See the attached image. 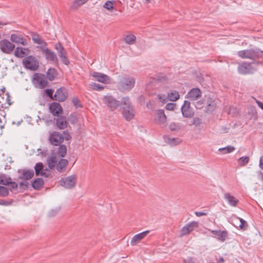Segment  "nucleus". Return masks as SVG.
Returning a JSON list of instances; mask_svg holds the SVG:
<instances>
[{"label": "nucleus", "mask_w": 263, "mask_h": 263, "mask_svg": "<svg viewBox=\"0 0 263 263\" xmlns=\"http://www.w3.org/2000/svg\"><path fill=\"white\" fill-rule=\"evenodd\" d=\"M238 56L243 59H250L256 61V60L263 58V50L255 47L238 51Z\"/></svg>", "instance_id": "1"}, {"label": "nucleus", "mask_w": 263, "mask_h": 263, "mask_svg": "<svg viewBox=\"0 0 263 263\" xmlns=\"http://www.w3.org/2000/svg\"><path fill=\"white\" fill-rule=\"evenodd\" d=\"M69 162L66 159H60L57 161V157L55 156H51L47 159V164L50 170L56 169L58 172L60 173L65 172L68 165Z\"/></svg>", "instance_id": "2"}, {"label": "nucleus", "mask_w": 263, "mask_h": 263, "mask_svg": "<svg viewBox=\"0 0 263 263\" xmlns=\"http://www.w3.org/2000/svg\"><path fill=\"white\" fill-rule=\"evenodd\" d=\"M262 63L261 61H254L252 63L243 62L238 65L237 70L241 74H253L257 70V65Z\"/></svg>", "instance_id": "3"}, {"label": "nucleus", "mask_w": 263, "mask_h": 263, "mask_svg": "<svg viewBox=\"0 0 263 263\" xmlns=\"http://www.w3.org/2000/svg\"><path fill=\"white\" fill-rule=\"evenodd\" d=\"M121 103L124 105L122 107V114L127 121H130L135 116V111L130 102L128 97H123Z\"/></svg>", "instance_id": "4"}, {"label": "nucleus", "mask_w": 263, "mask_h": 263, "mask_svg": "<svg viewBox=\"0 0 263 263\" xmlns=\"http://www.w3.org/2000/svg\"><path fill=\"white\" fill-rule=\"evenodd\" d=\"M135 79L129 76L123 77L119 83V89L121 91H129L135 86Z\"/></svg>", "instance_id": "5"}, {"label": "nucleus", "mask_w": 263, "mask_h": 263, "mask_svg": "<svg viewBox=\"0 0 263 263\" xmlns=\"http://www.w3.org/2000/svg\"><path fill=\"white\" fill-rule=\"evenodd\" d=\"M24 67L32 71H36L39 67L38 60L33 55L26 56L22 61Z\"/></svg>", "instance_id": "6"}, {"label": "nucleus", "mask_w": 263, "mask_h": 263, "mask_svg": "<svg viewBox=\"0 0 263 263\" xmlns=\"http://www.w3.org/2000/svg\"><path fill=\"white\" fill-rule=\"evenodd\" d=\"M77 177L76 175H72L67 177L62 178L59 182L61 186L66 189H70L76 186Z\"/></svg>", "instance_id": "7"}, {"label": "nucleus", "mask_w": 263, "mask_h": 263, "mask_svg": "<svg viewBox=\"0 0 263 263\" xmlns=\"http://www.w3.org/2000/svg\"><path fill=\"white\" fill-rule=\"evenodd\" d=\"M102 101L111 111L118 108L120 104V102L117 100L111 95H106L103 97Z\"/></svg>", "instance_id": "8"}, {"label": "nucleus", "mask_w": 263, "mask_h": 263, "mask_svg": "<svg viewBox=\"0 0 263 263\" xmlns=\"http://www.w3.org/2000/svg\"><path fill=\"white\" fill-rule=\"evenodd\" d=\"M55 49L57 50L58 54L60 57L61 62L66 65H68L69 61L67 57V53L62 44L60 42L55 44L54 46Z\"/></svg>", "instance_id": "9"}, {"label": "nucleus", "mask_w": 263, "mask_h": 263, "mask_svg": "<svg viewBox=\"0 0 263 263\" xmlns=\"http://www.w3.org/2000/svg\"><path fill=\"white\" fill-rule=\"evenodd\" d=\"M68 97V93L67 90L64 87H62L57 89L52 100L59 102H64L67 99Z\"/></svg>", "instance_id": "10"}, {"label": "nucleus", "mask_w": 263, "mask_h": 263, "mask_svg": "<svg viewBox=\"0 0 263 263\" xmlns=\"http://www.w3.org/2000/svg\"><path fill=\"white\" fill-rule=\"evenodd\" d=\"M199 226V222L197 221H193L189 222L181 228L180 232L181 236H183L189 234L195 228H197Z\"/></svg>", "instance_id": "11"}, {"label": "nucleus", "mask_w": 263, "mask_h": 263, "mask_svg": "<svg viewBox=\"0 0 263 263\" xmlns=\"http://www.w3.org/2000/svg\"><path fill=\"white\" fill-rule=\"evenodd\" d=\"M15 45L6 39L0 41V49L3 52L7 54L11 53L14 49Z\"/></svg>", "instance_id": "12"}, {"label": "nucleus", "mask_w": 263, "mask_h": 263, "mask_svg": "<svg viewBox=\"0 0 263 263\" xmlns=\"http://www.w3.org/2000/svg\"><path fill=\"white\" fill-rule=\"evenodd\" d=\"M181 110L183 117L185 118H191L194 116V112L190 106V102L185 100L181 106Z\"/></svg>", "instance_id": "13"}, {"label": "nucleus", "mask_w": 263, "mask_h": 263, "mask_svg": "<svg viewBox=\"0 0 263 263\" xmlns=\"http://www.w3.org/2000/svg\"><path fill=\"white\" fill-rule=\"evenodd\" d=\"M49 141L53 146H59L63 142L62 134L58 132H53L49 136Z\"/></svg>", "instance_id": "14"}, {"label": "nucleus", "mask_w": 263, "mask_h": 263, "mask_svg": "<svg viewBox=\"0 0 263 263\" xmlns=\"http://www.w3.org/2000/svg\"><path fill=\"white\" fill-rule=\"evenodd\" d=\"M40 48L47 61L55 62L58 63V58L55 53L53 51L48 48H45L44 46H41Z\"/></svg>", "instance_id": "15"}, {"label": "nucleus", "mask_w": 263, "mask_h": 263, "mask_svg": "<svg viewBox=\"0 0 263 263\" xmlns=\"http://www.w3.org/2000/svg\"><path fill=\"white\" fill-rule=\"evenodd\" d=\"M202 92L198 88L191 89L186 94V98L190 101H195L201 97Z\"/></svg>", "instance_id": "16"}, {"label": "nucleus", "mask_w": 263, "mask_h": 263, "mask_svg": "<svg viewBox=\"0 0 263 263\" xmlns=\"http://www.w3.org/2000/svg\"><path fill=\"white\" fill-rule=\"evenodd\" d=\"M33 80L39 85L40 88H45L47 86L48 82L45 77V75L41 73L34 74Z\"/></svg>", "instance_id": "17"}, {"label": "nucleus", "mask_w": 263, "mask_h": 263, "mask_svg": "<svg viewBox=\"0 0 263 263\" xmlns=\"http://www.w3.org/2000/svg\"><path fill=\"white\" fill-rule=\"evenodd\" d=\"M18 173L21 174V175L18 177V178L22 180H26L31 179L34 174L33 170L28 169L18 170Z\"/></svg>", "instance_id": "18"}, {"label": "nucleus", "mask_w": 263, "mask_h": 263, "mask_svg": "<svg viewBox=\"0 0 263 263\" xmlns=\"http://www.w3.org/2000/svg\"><path fill=\"white\" fill-rule=\"evenodd\" d=\"M50 112L54 116H60L59 114L63 112L62 107L58 102H52L49 106Z\"/></svg>", "instance_id": "19"}, {"label": "nucleus", "mask_w": 263, "mask_h": 263, "mask_svg": "<svg viewBox=\"0 0 263 263\" xmlns=\"http://www.w3.org/2000/svg\"><path fill=\"white\" fill-rule=\"evenodd\" d=\"M205 103V111L207 113H212L216 107L215 101L212 98L208 97Z\"/></svg>", "instance_id": "20"}, {"label": "nucleus", "mask_w": 263, "mask_h": 263, "mask_svg": "<svg viewBox=\"0 0 263 263\" xmlns=\"http://www.w3.org/2000/svg\"><path fill=\"white\" fill-rule=\"evenodd\" d=\"M92 77H94L96 80L104 84H109L110 83V79L109 77L105 74L102 73L94 72L92 73Z\"/></svg>", "instance_id": "21"}, {"label": "nucleus", "mask_w": 263, "mask_h": 263, "mask_svg": "<svg viewBox=\"0 0 263 263\" xmlns=\"http://www.w3.org/2000/svg\"><path fill=\"white\" fill-rule=\"evenodd\" d=\"M149 233V230H146L139 234H137L134 236L130 241V244L132 246H135L137 245L141 240L144 238L147 234Z\"/></svg>", "instance_id": "22"}, {"label": "nucleus", "mask_w": 263, "mask_h": 263, "mask_svg": "<svg viewBox=\"0 0 263 263\" xmlns=\"http://www.w3.org/2000/svg\"><path fill=\"white\" fill-rule=\"evenodd\" d=\"M211 233L216 236L218 240L221 241H224L228 237V232L226 230H212Z\"/></svg>", "instance_id": "23"}, {"label": "nucleus", "mask_w": 263, "mask_h": 263, "mask_svg": "<svg viewBox=\"0 0 263 263\" xmlns=\"http://www.w3.org/2000/svg\"><path fill=\"white\" fill-rule=\"evenodd\" d=\"M66 117L64 116H58L56 120V125L60 129H64L67 127Z\"/></svg>", "instance_id": "24"}, {"label": "nucleus", "mask_w": 263, "mask_h": 263, "mask_svg": "<svg viewBox=\"0 0 263 263\" xmlns=\"http://www.w3.org/2000/svg\"><path fill=\"white\" fill-rule=\"evenodd\" d=\"M224 198L227 201L229 205L232 206H236L239 202V200L230 193H226L224 195Z\"/></svg>", "instance_id": "25"}, {"label": "nucleus", "mask_w": 263, "mask_h": 263, "mask_svg": "<svg viewBox=\"0 0 263 263\" xmlns=\"http://www.w3.org/2000/svg\"><path fill=\"white\" fill-rule=\"evenodd\" d=\"M10 40L12 42L20 44L24 46L27 44V42L25 38L16 33H13L11 35Z\"/></svg>", "instance_id": "26"}, {"label": "nucleus", "mask_w": 263, "mask_h": 263, "mask_svg": "<svg viewBox=\"0 0 263 263\" xmlns=\"http://www.w3.org/2000/svg\"><path fill=\"white\" fill-rule=\"evenodd\" d=\"M156 120L159 124H163L166 121V116L163 109H158L156 111Z\"/></svg>", "instance_id": "27"}, {"label": "nucleus", "mask_w": 263, "mask_h": 263, "mask_svg": "<svg viewBox=\"0 0 263 263\" xmlns=\"http://www.w3.org/2000/svg\"><path fill=\"white\" fill-rule=\"evenodd\" d=\"M31 38L33 42L37 44H44L47 46V43L41 37L40 34L37 33L33 32L31 34Z\"/></svg>", "instance_id": "28"}, {"label": "nucleus", "mask_w": 263, "mask_h": 263, "mask_svg": "<svg viewBox=\"0 0 263 263\" xmlns=\"http://www.w3.org/2000/svg\"><path fill=\"white\" fill-rule=\"evenodd\" d=\"M44 184V180L41 178H37L32 182V187L35 190H39Z\"/></svg>", "instance_id": "29"}, {"label": "nucleus", "mask_w": 263, "mask_h": 263, "mask_svg": "<svg viewBox=\"0 0 263 263\" xmlns=\"http://www.w3.org/2000/svg\"><path fill=\"white\" fill-rule=\"evenodd\" d=\"M25 50L29 51V48L17 47L14 50V55L17 58H22L26 55Z\"/></svg>", "instance_id": "30"}, {"label": "nucleus", "mask_w": 263, "mask_h": 263, "mask_svg": "<svg viewBox=\"0 0 263 263\" xmlns=\"http://www.w3.org/2000/svg\"><path fill=\"white\" fill-rule=\"evenodd\" d=\"M58 72L55 68H50L48 69L46 72V77L47 79L50 81H53L57 76Z\"/></svg>", "instance_id": "31"}, {"label": "nucleus", "mask_w": 263, "mask_h": 263, "mask_svg": "<svg viewBox=\"0 0 263 263\" xmlns=\"http://www.w3.org/2000/svg\"><path fill=\"white\" fill-rule=\"evenodd\" d=\"M12 180L11 178L9 176L4 174H0V184L4 185H8L10 183V181Z\"/></svg>", "instance_id": "32"}, {"label": "nucleus", "mask_w": 263, "mask_h": 263, "mask_svg": "<svg viewBox=\"0 0 263 263\" xmlns=\"http://www.w3.org/2000/svg\"><path fill=\"white\" fill-rule=\"evenodd\" d=\"M179 92L176 90H173L167 93V98L171 101H176L179 99Z\"/></svg>", "instance_id": "33"}, {"label": "nucleus", "mask_w": 263, "mask_h": 263, "mask_svg": "<svg viewBox=\"0 0 263 263\" xmlns=\"http://www.w3.org/2000/svg\"><path fill=\"white\" fill-rule=\"evenodd\" d=\"M136 40V36L133 34H129L125 35L124 38V42L128 44L132 45L134 44Z\"/></svg>", "instance_id": "34"}, {"label": "nucleus", "mask_w": 263, "mask_h": 263, "mask_svg": "<svg viewBox=\"0 0 263 263\" xmlns=\"http://www.w3.org/2000/svg\"><path fill=\"white\" fill-rule=\"evenodd\" d=\"M165 142L171 145H176L181 142V141L178 138H171L166 136L164 137Z\"/></svg>", "instance_id": "35"}, {"label": "nucleus", "mask_w": 263, "mask_h": 263, "mask_svg": "<svg viewBox=\"0 0 263 263\" xmlns=\"http://www.w3.org/2000/svg\"><path fill=\"white\" fill-rule=\"evenodd\" d=\"M57 153L59 156L62 158L65 157L67 154V147L64 144H60L59 145Z\"/></svg>", "instance_id": "36"}, {"label": "nucleus", "mask_w": 263, "mask_h": 263, "mask_svg": "<svg viewBox=\"0 0 263 263\" xmlns=\"http://www.w3.org/2000/svg\"><path fill=\"white\" fill-rule=\"evenodd\" d=\"M88 0H74L70 6L71 9H76L81 5L84 4Z\"/></svg>", "instance_id": "37"}, {"label": "nucleus", "mask_w": 263, "mask_h": 263, "mask_svg": "<svg viewBox=\"0 0 263 263\" xmlns=\"http://www.w3.org/2000/svg\"><path fill=\"white\" fill-rule=\"evenodd\" d=\"M235 149V148L231 145H228L224 147L220 148L219 151L222 153L223 154H228L233 152Z\"/></svg>", "instance_id": "38"}, {"label": "nucleus", "mask_w": 263, "mask_h": 263, "mask_svg": "<svg viewBox=\"0 0 263 263\" xmlns=\"http://www.w3.org/2000/svg\"><path fill=\"white\" fill-rule=\"evenodd\" d=\"M43 164L42 162H38L35 164V165L34 166V170L35 175L36 176H38L41 173V171L43 169Z\"/></svg>", "instance_id": "39"}, {"label": "nucleus", "mask_w": 263, "mask_h": 263, "mask_svg": "<svg viewBox=\"0 0 263 263\" xmlns=\"http://www.w3.org/2000/svg\"><path fill=\"white\" fill-rule=\"evenodd\" d=\"M249 161V157L248 156H243L239 158L238 162L239 165L241 166H245Z\"/></svg>", "instance_id": "40"}, {"label": "nucleus", "mask_w": 263, "mask_h": 263, "mask_svg": "<svg viewBox=\"0 0 263 263\" xmlns=\"http://www.w3.org/2000/svg\"><path fill=\"white\" fill-rule=\"evenodd\" d=\"M115 1H107L105 2V3L103 5V8L108 10H111L114 8V4Z\"/></svg>", "instance_id": "41"}, {"label": "nucleus", "mask_w": 263, "mask_h": 263, "mask_svg": "<svg viewBox=\"0 0 263 263\" xmlns=\"http://www.w3.org/2000/svg\"><path fill=\"white\" fill-rule=\"evenodd\" d=\"M72 103L76 108H82V105L80 103V101L77 97H74L72 99Z\"/></svg>", "instance_id": "42"}, {"label": "nucleus", "mask_w": 263, "mask_h": 263, "mask_svg": "<svg viewBox=\"0 0 263 263\" xmlns=\"http://www.w3.org/2000/svg\"><path fill=\"white\" fill-rule=\"evenodd\" d=\"M238 219L239 220L240 222L239 226V228L242 230H246L248 227V224L246 221L239 217H238Z\"/></svg>", "instance_id": "43"}, {"label": "nucleus", "mask_w": 263, "mask_h": 263, "mask_svg": "<svg viewBox=\"0 0 263 263\" xmlns=\"http://www.w3.org/2000/svg\"><path fill=\"white\" fill-rule=\"evenodd\" d=\"M8 189L4 186H0V196L6 197L8 195Z\"/></svg>", "instance_id": "44"}, {"label": "nucleus", "mask_w": 263, "mask_h": 263, "mask_svg": "<svg viewBox=\"0 0 263 263\" xmlns=\"http://www.w3.org/2000/svg\"><path fill=\"white\" fill-rule=\"evenodd\" d=\"M68 121L72 124H76L78 121V119L76 114H70L68 117Z\"/></svg>", "instance_id": "45"}, {"label": "nucleus", "mask_w": 263, "mask_h": 263, "mask_svg": "<svg viewBox=\"0 0 263 263\" xmlns=\"http://www.w3.org/2000/svg\"><path fill=\"white\" fill-rule=\"evenodd\" d=\"M169 128L171 131H178L180 129V126L177 123H171L169 125Z\"/></svg>", "instance_id": "46"}, {"label": "nucleus", "mask_w": 263, "mask_h": 263, "mask_svg": "<svg viewBox=\"0 0 263 263\" xmlns=\"http://www.w3.org/2000/svg\"><path fill=\"white\" fill-rule=\"evenodd\" d=\"M91 86H92L93 89L97 91H101L104 89V86L96 83H92Z\"/></svg>", "instance_id": "47"}, {"label": "nucleus", "mask_w": 263, "mask_h": 263, "mask_svg": "<svg viewBox=\"0 0 263 263\" xmlns=\"http://www.w3.org/2000/svg\"><path fill=\"white\" fill-rule=\"evenodd\" d=\"M62 137L63 138V141L64 140L68 141L71 139V136L67 130L63 132V135H62Z\"/></svg>", "instance_id": "48"}, {"label": "nucleus", "mask_w": 263, "mask_h": 263, "mask_svg": "<svg viewBox=\"0 0 263 263\" xmlns=\"http://www.w3.org/2000/svg\"><path fill=\"white\" fill-rule=\"evenodd\" d=\"M206 100H202L196 102V107L197 108H201L204 107V105L205 104Z\"/></svg>", "instance_id": "49"}, {"label": "nucleus", "mask_w": 263, "mask_h": 263, "mask_svg": "<svg viewBox=\"0 0 263 263\" xmlns=\"http://www.w3.org/2000/svg\"><path fill=\"white\" fill-rule=\"evenodd\" d=\"M175 107L176 104L173 103H168L165 105V108L168 110H172L174 109Z\"/></svg>", "instance_id": "50"}, {"label": "nucleus", "mask_w": 263, "mask_h": 263, "mask_svg": "<svg viewBox=\"0 0 263 263\" xmlns=\"http://www.w3.org/2000/svg\"><path fill=\"white\" fill-rule=\"evenodd\" d=\"M50 174H51L50 171L48 168H46V169H43V170L41 171V173H40V175H41L42 176L47 177L49 176H50Z\"/></svg>", "instance_id": "51"}, {"label": "nucleus", "mask_w": 263, "mask_h": 263, "mask_svg": "<svg viewBox=\"0 0 263 263\" xmlns=\"http://www.w3.org/2000/svg\"><path fill=\"white\" fill-rule=\"evenodd\" d=\"M45 92H46V95L48 97H49L50 99H52V98H53V91L52 89H51V88L46 89L45 90Z\"/></svg>", "instance_id": "52"}, {"label": "nucleus", "mask_w": 263, "mask_h": 263, "mask_svg": "<svg viewBox=\"0 0 263 263\" xmlns=\"http://www.w3.org/2000/svg\"><path fill=\"white\" fill-rule=\"evenodd\" d=\"M3 95L4 96L6 97V102L8 104V105H10L12 103L11 102V99H10V96L9 95V93L7 92H3Z\"/></svg>", "instance_id": "53"}, {"label": "nucleus", "mask_w": 263, "mask_h": 263, "mask_svg": "<svg viewBox=\"0 0 263 263\" xmlns=\"http://www.w3.org/2000/svg\"><path fill=\"white\" fill-rule=\"evenodd\" d=\"M201 124L200 119L198 118H194L192 121V124L196 126L199 125Z\"/></svg>", "instance_id": "54"}, {"label": "nucleus", "mask_w": 263, "mask_h": 263, "mask_svg": "<svg viewBox=\"0 0 263 263\" xmlns=\"http://www.w3.org/2000/svg\"><path fill=\"white\" fill-rule=\"evenodd\" d=\"M182 263H196V262H195V259L192 257H188L186 259H184L183 260Z\"/></svg>", "instance_id": "55"}, {"label": "nucleus", "mask_w": 263, "mask_h": 263, "mask_svg": "<svg viewBox=\"0 0 263 263\" xmlns=\"http://www.w3.org/2000/svg\"><path fill=\"white\" fill-rule=\"evenodd\" d=\"M195 214L197 217L206 216L208 215L207 213L204 211H196L195 212Z\"/></svg>", "instance_id": "56"}, {"label": "nucleus", "mask_w": 263, "mask_h": 263, "mask_svg": "<svg viewBox=\"0 0 263 263\" xmlns=\"http://www.w3.org/2000/svg\"><path fill=\"white\" fill-rule=\"evenodd\" d=\"M9 185H10L11 189H16L18 187V184L15 182L12 181V180L10 181Z\"/></svg>", "instance_id": "57"}, {"label": "nucleus", "mask_w": 263, "mask_h": 263, "mask_svg": "<svg viewBox=\"0 0 263 263\" xmlns=\"http://www.w3.org/2000/svg\"><path fill=\"white\" fill-rule=\"evenodd\" d=\"M28 184H29V183L27 181H26V182H21L20 183V186L22 187L24 190L26 189L28 187Z\"/></svg>", "instance_id": "58"}, {"label": "nucleus", "mask_w": 263, "mask_h": 263, "mask_svg": "<svg viewBox=\"0 0 263 263\" xmlns=\"http://www.w3.org/2000/svg\"><path fill=\"white\" fill-rule=\"evenodd\" d=\"M257 178L263 182V172L259 171L257 173Z\"/></svg>", "instance_id": "59"}, {"label": "nucleus", "mask_w": 263, "mask_h": 263, "mask_svg": "<svg viewBox=\"0 0 263 263\" xmlns=\"http://www.w3.org/2000/svg\"><path fill=\"white\" fill-rule=\"evenodd\" d=\"M259 166L261 170H263V156H261L260 158Z\"/></svg>", "instance_id": "60"}, {"label": "nucleus", "mask_w": 263, "mask_h": 263, "mask_svg": "<svg viewBox=\"0 0 263 263\" xmlns=\"http://www.w3.org/2000/svg\"><path fill=\"white\" fill-rule=\"evenodd\" d=\"M256 103L257 105L263 110V103L257 100H256Z\"/></svg>", "instance_id": "61"}, {"label": "nucleus", "mask_w": 263, "mask_h": 263, "mask_svg": "<svg viewBox=\"0 0 263 263\" xmlns=\"http://www.w3.org/2000/svg\"><path fill=\"white\" fill-rule=\"evenodd\" d=\"M8 204V201L0 199V205H7Z\"/></svg>", "instance_id": "62"}, {"label": "nucleus", "mask_w": 263, "mask_h": 263, "mask_svg": "<svg viewBox=\"0 0 263 263\" xmlns=\"http://www.w3.org/2000/svg\"><path fill=\"white\" fill-rule=\"evenodd\" d=\"M8 24V22H2V21H0V25H3V26H4V25H6Z\"/></svg>", "instance_id": "63"}, {"label": "nucleus", "mask_w": 263, "mask_h": 263, "mask_svg": "<svg viewBox=\"0 0 263 263\" xmlns=\"http://www.w3.org/2000/svg\"><path fill=\"white\" fill-rule=\"evenodd\" d=\"M224 262V259L222 257L219 258L218 261V263H223Z\"/></svg>", "instance_id": "64"}]
</instances>
